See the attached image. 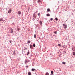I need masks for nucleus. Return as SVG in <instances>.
Listing matches in <instances>:
<instances>
[{
  "mask_svg": "<svg viewBox=\"0 0 75 75\" xmlns=\"http://www.w3.org/2000/svg\"><path fill=\"white\" fill-rule=\"evenodd\" d=\"M63 26L64 27V28H67V24H63Z\"/></svg>",
  "mask_w": 75,
  "mask_h": 75,
  "instance_id": "1",
  "label": "nucleus"
},
{
  "mask_svg": "<svg viewBox=\"0 0 75 75\" xmlns=\"http://www.w3.org/2000/svg\"><path fill=\"white\" fill-rule=\"evenodd\" d=\"M12 10L11 9H10L9 11H8V13H9V14L11 13V12Z\"/></svg>",
  "mask_w": 75,
  "mask_h": 75,
  "instance_id": "2",
  "label": "nucleus"
},
{
  "mask_svg": "<svg viewBox=\"0 0 75 75\" xmlns=\"http://www.w3.org/2000/svg\"><path fill=\"white\" fill-rule=\"evenodd\" d=\"M32 71L34 72V71H36L35 69H34L33 68L32 69Z\"/></svg>",
  "mask_w": 75,
  "mask_h": 75,
  "instance_id": "3",
  "label": "nucleus"
},
{
  "mask_svg": "<svg viewBox=\"0 0 75 75\" xmlns=\"http://www.w3.org/2000/svg\"><path fill=\"white\" fill-rule=\"evenodd\" d=\"M10 31L11 33H12L13 32V29H11L10 30Z\"/></svg>",
  "mask_w": 75,
  "mask_h": 75,
  "instance_id": "4",
  "label": "nucleus"
},
{
  "mask_svg": "<svg viewBox=\"0 0 75 75\" xmlns=\"http://www.w3.org/2000/svg\"><path fill=\"white\" fill-rule=\"evenodd\" d=\"M39 23L40 24V25H42V21H40Z\"/></svg>",
  "mask_w": 75,
  "mask_h": 75,
  "instance_id": "5",
  "label": "nucleus"
},
{
  "mask_svg": "<svg viewBox=\"0 0 75 75\" xmlns=\"http://www.w3.org/2000/svg\"><path fill=\"white\" fill-rule=\"evenodd\" d=\"M30 48L31 49H33V47L32 46V45H30Z\"/></svg>",
  "mask_w": 75,
  "mask_h": 75,
  "instance_id": "6",
  "label": "nucleus"
},
{
  "mask_svg": "<svg viewBox=\"0 0 75 75\" xmlns=\"http://www.w3.org/2000/svg\"><path fill=\"white\" fill-rule=\"evenodd\" d=\"M28 75H31V73L30 72H29L28 73Z\"/></svg>",
  "mask_w": 75,
  "mask_h": 75,
  "instance_id": "7",
  "label": "nucleus"
},
{
  "mask_svg": "<svg viewBox=\"0 0 75 75\" xmlns=\"http://www.w3.org/2000/svg\"><path fill=\"white\" fill-rule=\"evenodd\" d=\"M36 35H36V34H35L34 35V37L35 38H36Z\"/></svg>",
  "mask_w": 75,
  "mask_h": 75,
  "instance_id": "8",
  "label": "nucleus"
},
{
  "mask_svg": "<svg viewBox=\"0 0 75 75\" xmlns=\"http://www.w3.org/2000/svg\"><path fill=\"white\" fill-rule=\"evenodd\" d=\"M18 14H21V12L20 11H19L18 12Z\"/></svg>",
  "mask_w": 75,
  "mask_h": 75,
  "instance_id": "9",
  "label": "nucleus"
},
{
  "mask_svg": "<svg viewBox=\"0 0 75 75\" xmlns=\"http://www.w3.org/2000/svg\"><path fill=\"white\" fill-rule=\"evenodd\" d=\"M46 16L47 17H49L50 16V14H47Z\"/></svg>",
  "mask_w": 75,
  "mask_h": 75,
  "instance_id": "10",
  "label": "nucleus"
},
{
  "mask_svg": "<svg viewBox=\"0 0 75 75\" xmlns=\"http://www.w3.org/2000/svg\"><path fill=\"white\" fill-rule=\"evenodd\" d=\"M45 75H49V73L48 72H47L46 74H45Z\"/></svg>",
  "mask_w": 75,
  "mask_h": 75,
  "instance_id": "11",
  "label": "nucleus"
},
{
  "mask_svg": "<svg viewBox=\"0 0 75 75\" xmlns=\"http://www.w3.org/2000/svg\"><path fill=\"white\" fill-rule=\"evenodd\" d=\"M17 30L18 31H20V28H17Z\"/></svg>",
  "mask_w": 75,
  "mask_h": 75,
  "instance_id": "12",
  "label": "nucleus"
},
{
  "mask_svg": "<svg viewBox=\"0 0 75 75\" xmlns=\"http://www.w3.org/2000/svg\"><path fill=\"white\" fill-rule=\"evenodd\" d=\"M55 20H56V21H58V18H55Z\"/></svg>",
  "mask_w": 75,
  "mask_h": 75,
  "instance_id": "13",
  "label": "nucleus"
},
{
  "mask_svg": "<svg viewBox=\"0 0 75 75\" xmlns=\"http://www.w3.org/2000/svg\"><path fill=\"white\" fill-rule=\"evenodd\" d=\"M51 73L52 74H54V72H53V71H51Z\"/></svg>",
  "mask_w": 75,
  "mask_h": 75,
  "instance_id": "14",
  "label": "nucleus"
},
{
  "mask_svg": "<svg viewBox=\"0 0 75 75\" xmlns=\"http://www.w3.org/2000/svg\"><path fill=\"white\" fill-rule=\"evenodd\" d=\"M3 21V20L1 18L0 19V21Z\"/></svg>",
  "mask_w": 75,
  "mask_h": 75,
  "instance_id": "15",
  "label": "nucleus"
},
{
  "mask_svg": "<svg viewBox=\"0 0 75 75\" xmlns=\"http://www.w3.org/2000/svg\"><path fill=\"white\" fill-rule=\"evenodd\" d=\"M30 54V52H28L27 54V55H28V54Z\"/></svg>",
  "mask_w": 75,
  "mask_h": 75,
  "instance_id": "16",
  "label": "nucleus"
},
{
  "mask_svg": "<svg viewBox=\"0 0 75 75\" xmlns=\"http://www.w3.org/2000/svg\"><path fill=\"white\" fill-rule=\"evenodd\" d=\"M48 12L50 11V9H48L47 10Z\"/></svg>",
  "mask_w": 75,
  "mask_h": 75,
  "instance_id": "17",
  "label": "nucleus"
},
{
  "mask_svg": "<svg viewBox=\"0 0 75 75\" xmlns=\"http://www.w3.org/2000/svg\"><path fill=\"white\" fill-rule=\"evenodd\" d=\"M73 55H75V52H73Z\"/></svg>",
  "mask_w": 75,
  "mask_h": 75,
  "instance_id": "18",
  "label": "nucleus"
},
{
  "mask_svg": "<svg viewBox=\"0 0 75 75\" xmlns=\"http://www.w3.org/2000/svg\"><path fill=\"white\" fill-rule=\"evenodd\" d=\"M39 2H41V0H38V2L39 3Z\"/></svg>",
  "mask_w": 75,
  "mask_h": 75,
  "instance_id": "19",
  "label": "nucleus"
},
{
  "mask_svg": "<svg viewBox=\"0 0 75 75\" xmlns=\"http://www.w3.org/2000/svg\"><path fill=\"white\" fill-rule=\"evenodd\" d=\"M62 64H64V65H65V62H62Z\"/></svg>",
  "mask_w": 75,
  "mask_h": 75,
  "instance_id": "20",
  "label": "nucleus"
},
{
  "mask_svg": "<svg viewBox=\"0 0 75 75\" xmlns=\"http://www.w3.org/2000/svg\"><path fill=\"white\" fill-rule=\"evenodd\" d=\"M28 43H30V41L28 40Z\"/></svg>",
  "mask_w": 75,
  "mask_h": 75,
  "instance_id": "21",
  "label": "nucleus"
},
{
  "mask_svg": "<svg viewBox=\"0 0 75 75\" xmlns=\"http://www.w3.org/2000/svg\"><path fill=\"white\" fill-rule=\"evenodd\" d=\"M58 45L59 46V47H61V44H58Z\"/></svg>",
  "mask_w": 75,
  "mask_h": 75,
  "instance_id": "22",
  "label": "nucleus"
},
{
  "mask_svg": "<svg viewBox=\"0 0 75 75\" xmlns=\"http://www.w3.org/2000/svg\"><path fill=\"white\" fill-rule=\"evenodd\" d=\"M33 45L34 47H35V44H34Z\"/></svg>",
  "mask_w": 75,
  "mask_h": 75,
  "instance_id": "23",
  "label": "nucleus"
},
{
  "mask_svg": "<svg viewBox=\"0 0 75 75\" xmlns=\"http://www.w3.org/2000/svg\"><path fill=\"white\" fill-rule=\"evenodd\" d=\"M53 20V19H52V18H51L50 19V20H51V21H52V20Z\"/></svg>",
  "mask_w": 75,
  "mask_h": 75,
  "instance_id": "24",
  "label": "nucleus"
},
{
  "mask_svg": "<svg viewBox=\"0 0 75 75\" xmlns=\"http://www.w3.org/2000/svg\"><path fill=\"white\" fill-rule=\"evenodd\" d=\"M54 34H57V32H54Z\"/></svg>",
  "mask_w": 75,
  "mask_h": 75,
  "instance_id": "25",
  "label": "nucleus"
},
{
  "mask_svg": "<svg viewBox=\"0 0 75 75\" xmlns=\"http://www.w3.org/2000/svg\"><path fill=\"white\" fill-rule=\"evenodd\" d=\"M38 16H40V13H38Z\"/></svg>",
  "mask_w": 75,
  "mask_h": 75,
  "instance_id": "26",
  "label": "nucleus"
},
{
  "mask_svg": "<svg viewBox=\"0 0 75 75\" xmlns=\"http://www.w3.org/2000/svg\"><path fill=\"white\" fill-rule=\"evenodd\" d=\"M26 67L27 68L28 67V66H26Z\"/></svg>",
  "mask_w": 75,
  "mask_h": 75,
  "instance_id": "27",
  "label": "nucleus"
}]
</instances>
